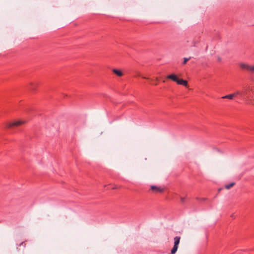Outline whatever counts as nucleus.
Instances as JSON below:
<instances>
[{
  "mask_svg": "<svg viewBox=\"0 0 254 254\" xmlns=\"http://www.w3.org/2000/svg\"><path fill=\"white\" fill-rule=\"evenodd\" d=\"M26 123L25 121H14L11 122L7 123L5 125V127L7 128H11L15 127H18L21 125L24 124Z\"/></svg>",
  "mask_w": 254,
  "mask_h": 254,
  "instance_id": "1",
  "label": "nucleus"
},
{
  "mask_svg": "<svg viewBox=\"0 0 254 254\" xmlns=\"http://www.w3.org/2000/svg\"><path fill=\"white\" fill-rule=\"evenodd\" d=\"M180 237L177 236L174 238V245L171 250V254H175L176 253L178 248V245L180 243Z\"/></svg>",
  "mask_w": 254,
  "mask_h": 254,
  "instance_id": "2",
  "label": "nucleus"
},
{
  "mask_svg": "<svg viewBox=\"0 0 254 254\" xmlns=\"http://www.w3.org/2000/svg\"><path fill=\"white\" fill-rule=\"evenodd\" d=\"M240 66L243 69H245L251 72L254 71V65H251L247 64L241 63L240 64Z\"/></svg>",
  "mask_w": 254,
  "mask_h": 254,
  "instance_id": "3",
  "label": "nucleus"
},
{
  "mask_svg": "<svg viewBox=\"0 0 254 254\" xmlns=\"http://www.w3.org/2000/svg\"><path fill=\"white\" fill-rule=\"evenodd\" d=\"M241 92H240V91H236L235 93H233V94H229V95H225V96H222V99H230V100H232L233 99V98L236 96L237 95H238L239 94H241Z\"/></svg>",
  "mask_w": 254,
  "mask_h": 254,
  "instance_id": "4",
  "label": "nucleus"
},
{
  "mask_svg": "<svg viewBox=\"0 0 254 254\" xmlns=\"http://www.w3.org/2000/svg\"><path fill=\"white\" fill-rule=\"evenodd\" d=\"M151 189L154 192H161L164 190V189L160 187L151 186Z\"/></svg>",
  "mask_w": 254,
  "mask_h": 254,
  "instance_id": "5",
  "label": "nucleus"
},
{
  "mask_svg": "<svg viewBox=\"0 0 254 254\" xmlns=\"http://www.w3.org/2000/svg\"><path fill=\"white\" fill-rule=\"evenodd\" d=\"M177 83L179 85H183L185 87L188 86V81L183 79L178 78Z\"/></svg>",
  "mask_w": 254,
  "mask_h": 254,
  "instance_id": "6",
  "label": "nucleus"
},
{
  "mask_svg": "<svg viewBox=\"0 0 254 254\" xmlns=\"http://www.w3.org/2000/svg\"><path fill=\"white\" fill-rule=\"evenodd\" d=\"M168 79H170L174 82H177L178 79L177 76L176 74H172L167 76Z\"/></svg>",
  "mask_w": 254,
  "mask_h": 254,
  "instance_id": "7",
  "label": "nucleus"
},
{
  "mask_svg": "<svg viewBox=\"0 0 254 254\" xmlns=\"http://www.w3.org/2000/svg\"><path fill=\"white\" fill-rule=\"evenodd\" d=\"M112 71L118 76H122L123 75L121 70L116 68L113 69Z\"/></svg>",
  "mask_w": 254,
  "mask_h": 254,
  "instance_id": "8",
  "label": "nucleus"
},
{
  "mask_svg": "<svg viewBox=\"0 0 254 254\" xmlns=\"http://www.w3.org/2000/svg\"><path fill=\"white\" fill-rule=\"evenodd\" d=\"M235 185V183H231L229 184H227L225 186V188L227 189H230L231 187L234 186Z\"/></svg>",
  "mask_w": 254,
  "mask_h": 254,
  "instance_id": "9",
  "label": "nucleus"
},
{
  "mask_svg": "<svg viewBox=\"0 0 254 254\" xmlns=\"http://www.w3.org/2000/svg\"><path fill=\"white\" fill-rule=\"evenodd\" d=\"M190 59V58H184V62L183 64H185L187 63V62Z\"/></svg>",
  "mask_w": 254,
  "mask_h": 254,
  "instance_id": "10",
  "label": "nucleus"
},
{
  "mask_svg": "<svg viewBox=\"0 0 254 254\" xmlns=\"http://www.w3.org/2000/svg\"><path fill=\"white\" fill-rule=\"evenodd\" d=\"M242 93L241 94H239V95L241 96L242 97H245L246 96V93L245 92L240 91Z\"/></svg>",
  "mask_w": 254,
  "mask_h": 254,
  "instance_id": "11",
  "label": "nucleus"
},
{
  "mask_svg": "<svg viewBox=\"0 0 254 254\" xmlns=\"http://www.w3.org/2000/svg\"><path fill=\"white\" fill-rule=\"evenodd\" d=\"M181 201L182 203H184L185 201V197H181Z\"/></svg>",
  "mask_w": 254,
  "mask_h": 254,
  "instance_id": "12",
  "label": "nucleus"
},
{
  "mask_svg": "<svg viewBox=\"0 0 254 254\" xmlns=\"http://www.w3.org/2000/svg\"><path fill=\"white\" fill-rule=\"evenodd\" d=\"M33 85H34V84L33 83H30V86H31L30 88H31L32 90H34V89Z\"/></svg>",
  "mask_w": 254,
  "mask_h": 254,
  "instance_id": "13",
  "label": "nucleus"
},
{
  "mask_svg": "<svg viewBox=\"0 0 254 254\" xmlns=\"http://www.w3.org/2000/svg\"><path fill=\"white\" fill-rule=\"evenodd\" d=\"M116 188H117V187H114V188H113V189H116Z\"/></svg>",
  "mask_w": 254,
  "mask_h": 254,
  "instance_id": "14",
  "label": "nucleus"
}]
</instances>
